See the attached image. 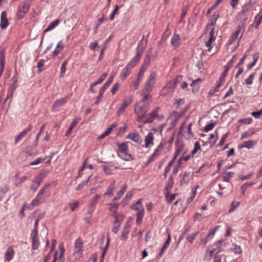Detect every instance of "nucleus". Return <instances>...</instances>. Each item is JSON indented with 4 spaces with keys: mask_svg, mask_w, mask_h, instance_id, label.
<instances>
[{
    "mask_svg": "<svg viewBox=\"0 0 262 262\" xmlns=\"http://www.w3.org/2000/svg\"><path fill=\"white\" fill-rule=\"evenodd\" d=\"M151 101V96L146 94L144 98L137 104L135 108V112L137 114L139 120L145 117V115L148 111L149 106Z\"/></svg>",
    "mask_w": 262,
    "mask_h": 262,
    "instance_id": "obj_1",
    "label": "nucleus"
},
{
    "mask_svg": "<svg viewBox=\"0 0 262 262\" xmlns=\"http://www.w3.org/2000/svg\"><path fill=\"white\" fill-rule=\"evenodd\" d=\"M128 143V142L122 143H116V145L119 149V150L117 151V155L122 159L127 161L132 159L131 155L127 153Z\"/></svg>",
    "mask_w": 262,
    "mask_h": 262,
    "instance_id": "obj_2",
    "label": "nucleus"
},
{
    "mask_svg": "<svg viewBox=\"0 0 262 262\" xmlns=\"http://www.w3.org/2000/svg\"><path fill=\"white\" fill-rule=\"evenodd\" d=\"M50 184H47L39 190L36 197L32 201L33 206H37L45 198L44 194L47 192L46 190L49 187Z\"/></svg>",
    "mask_w": 262,
    "mask_h": 262,
    "instance_id": "obj_3",
    "label": "nucleus"
},
{
    "mask_svg": "<svg viewBox=\"0 0 262 262\" xmlns=\"http://www.w3.org/2000/svg\"><path fill=\"white\" fill-rule=\"evenodd\" d=\"M30 5L26 2H22L20 4L17 11V16L19 19H21L29 9Z\"/></svg>",
    "mask_w": 262,
    "mask_h": 262,
    "instance_id": "obj_4",
    "label": "nucleus"
},
{
    "mask_svg": "<svg viewBox=\"0 0 262 262\" xmlns=\"http://www.w3.org/2000/svg\"><path fill=\"white\" fill-rule=\"evenodd\" d=\"M69 98L70 97L67 96L55 101L52 106L51 110L52 111L57 110L58 108L61 107L67 102Z\"/></svg>",
    "mask_w": 262,
    "mask_h": 262,
    "instance_id": "obj_5",
    "label": "nucleus"
},
{
    "mask_svg": "<svg viewBox=\"0 0 262 262\" xmlns=\"http://www.w3.org/2000/svg\"><path fill=\"white\" fill-rule=\"evenodd\" d=\"M159 107H156L150 113L147 114L145 117L146 119L143 121L144 124L152 123L154 119L158 117Z\"/></svg>",
    "mask_w": 262,
    "mask_h": 262,
    "instance_id": "obj_6",
    "label": "nucleus"
},
{
    "mask_svg": "<svg viewBox=\"0 0 262 262\" xmlns=\"http://www.w3.org/2000/svg\"><path fill=\"white\" fill-rule=\"evenodd\" d=\"M132 101V99L130 97L124 98L123 102L117 111L118 115H120L123 114L125 108L131 104Z\"/></svg>",
    "mask_w": 262,
    "mask_h": 262,
    "instance_id": "obj_7",
    "label": "nucleus"
},
{
    "mask_svg": "<svg viewBox=\"0 0 262 262\" xmlns=\"http://www.w3.org/2000/svg\"><path fill=\"white\" fill-rule=\"evenodd\" d=\"M174 184L173 178L172 175H170L169 177V179L168 182L166 184V185L164 188V192L166 198H168L169 196V193L171 189H172L173 185Z\"/></svg>",
    "mask_w": 262,
    "mask_h": 262,
    "instance_id": "obj_8",
    "label": "nucleus"
},
{
    "mask_svg": "<svg viewBox=\"0 0 262 262\" xmlns=\"http://www.w3.org/2000/svg\"><path fill=\"white\" fill-rule=\"evenodd\" d=\"M9 25L7 17V13L4 11L1 13L0 27L2 29H6Z\"/></svg>",
    "mask_w": 262,
    "mask_h": 262,
    "instance_id": "obj_9",
    "label": "nucleus"
},
{
    "mask_svg": "<svg viewBox=\"0 0 262 262\" xmlns=\"http://www.w3.org/2000/svg\"><path fill=\"white\" fill-rule=\"evenodd\" d=\"M126 138L132 140L138 144H140L142 142L141 137L139 134L137 133H133L128 134L126 136Z\"/></svg>",
    "mask_w": 262,
    "mask_h": 262,
    "instance_id": "obj_10",
    "label": "nucleus"
},
{
    "mask_svg": "<svg viewBox=\"0 0 262 262\" xmlns=\"http://www.w3.org/2000/svg\"><path fill=\"white\" fill-rule=\"evenodd\" d=\"M214 28L212 29L211 31L209 33V38L208 40L206 42V46L207 47H208V51L209 52L210 51L211 49L212 48L211 45L212 44L213 41H214L215 39V38L214 37Z\"/></svg>",
    "mask_w": 262,
    "mask_h": 262,
    "instance_id": "obj_11",
    "label": "nucleus"
},
{
    "mask_svg": "<svg viewBox=\"0 0 262 262\" xmlns=\"http://www.w3.org/2000/svg\"><path fill=\"white\" fill-rule=\"evenodd\" d=\"M154 135L153 133L150 132L147 135L145 136V147L148 148L150 146V145H152L154 144Z\"/></svg>",
    "mask_w": 262,
    "mask_h": 262,
    "instance_id": "obj_12",
    "label": "nucleus"
},
{
    "mask_svg": "<svg viewBox=\"0 0 262 262\" xmlns=\"http://www.w3.org/2000/svg\"><path fill=\"white\" fill-rule=\"evenodd\" d=\"M31 129V126H28L27 128H26L24 130H23L21 133H20L18 135L15 137V144H16L21 139H22L24 137H25L27 134L29 133Z\"/></svg>",
    "mask_w": 262,
    "mask_h": 262,
    "instance_id": "obj_13",
    "label": "nucleus"
},
{
    "mask_svg": "<svg viewBox=\"0 0 262 262\" xmlns=\"http://www.w3.org/2000/svg\"><path fill=\"white\" fill-rule=\"evenodd\" d=\"M14 255V251L12 247H9L7 249L6 253V259L8 261H10L13 257Z\"/></svg>",
    "mask_w": 262,
    "mask_h": 262,
    "instance_id": "obj_14",
    "label": "nucleus"
},
{
    "mask_svg": "<svg viewBox=\"0 0 262 262\" xmlns=\"http://www.w3.org/2000/svg\"><path fill=\"white\" fill-rule=\"evenodd\" d=\"M115 181H113L112 183L108 186L104 194V196H112L113 195V191L115 190Z\"/></svg>",
    "mask_w": 262,
    "mask_h": 262,
    "instance_id": "obj_15",
    "label": "nucleus"
},
{
    "mask_svg": "<svg viewBox=\"0 0 262 262\" xmlns=\"http://www.w3.org/2000/svg\"><path fill=\"white\" fill-rule=\"evenodd\" d=\"M82 247H83L82 242L79 239H76L75 243V253H80V254H81L82 253L81 249Z\"/></svg>",
    "mask_w": 262,
    "mask_h": 262,
    "instance_id": "obj_16",
    "label": "nucleus"
},
{
    "mask_svg": "<svg viewBox=\"0 0 262 262\" xmlns=\"http://www.w3.org/2000/svg\"><path fill=\"white\" fill-rule=\"evenodd\" d=\"M190 172H185L182 179L180 181V185H186L188 183L190 180Z\"/></svg>",
    "mask_w": 262,
    "mask_h": 262,
    "instance_id": "obj_17",
    "label": "nucleus"
},
{
    "mask_svg": "<svg viewBox=\"0 0 262 262\" xmlns=\"http://www.w3.org/2000/svg\"><path fill=\"white\" fill-rule=\"evenodd\" d=\"M60 23L59 19H55L54 21L52 22L48 27L44 30L43 33H45L48 31H50L54 29Z\"/></svg>",
    "mask_w": 262,
    "mask_h": 262,
    "instance_id": "obj_18",
    "label": "nucleus"
},
{
    "mask_svg": "<svg viewBox=\"0 0 262 262\" xmlns=\"http://www.w3.org/2000/svg\"><path fill=\"white\" fill-rule=\"evenodd\" d=\"M112 215L115 219V222H114L113 224H119V225H120L123 220V214L121 213H119L116 214H112Z\"/></svg>",
    "mask_w": 262,
    "mask_h": 262,
    "instance_id": "obj_19",
    "label": "nucleus"
},
{
    "mask_svg": "<svg viewBox=\"0 0 262 262\" xmlns=\"http://www.w3.org/2000/svg\"><path fill=\"white\" fill-rule=\"evenodd\" d=\"M242 30V27L241 26L238 27L237 30L232 35L230 39L229 40V43L231 44L234 41L236 40L239 34Z\"/></svg>",
    "mask_w": 262,
    "mask_h": 262,
    "instance_id": "obj_20",
    "label": "nucleus"
},
{
    "mask_svg": "<svg viewBox=\"0 0 262 262\" xmlns=\"http://www.w3.org/2000/svg\"><path fill=\"white\" fill-rule=\"evenodd\" d=\"M180 41V36L178 34H174L171 39V44L174 47H178Z\"/></svg>",
    "mask_w": 262,
    "mask_h": 262,
    "instance_id": "obj_21",
    "label": "nucleus"
},
{
    "mask_svg": "<svg viewBox=\"0 0 262 262\" xmlns=\"http://www.w3.org/2000/svg\"><path fill=\"white\" fill-rule=\"evenodd\" d=\"M142 56V51L139 50L138 52H137L136 56L133 58V59L130 61L133 65L136 66L137 63L139 61L141 57Z\"/></svg>",
    "mask_w": 262,
    "mask_h": 262,
    "instance_id": "obj_22",
    "label": "nucleus"
},
{
    "mask_svg": "<svg viewBox=\"0 0 262 262\" xmlns=\"http://www.w3.org/2000/svg\"><path fill=\"white\" fill-rule=\"evenodd\" d=\"M142 56V51L139 50L138 52H137L136 56L133 58V59L130 61L133 65L136 66L137 63L139 61L141 57Z\"/></svg>",
    "mask_w": 262,
    "mask_h": 262,
    "instance_id": "obj_23",
    "label": "nucleus"
},
{
    "mask_svg": "<svg viewBox=\"0 0 262 262\" xmlns=\"http://www.w3.org/2000/svg\"><path fill=\"white\" fill-rule=\"evenodd\" d=\"M256 143V141L253 140H248L243 142L241 145V148H247L248 149L253 147V145Z\"/></svg>",
    "mask_w": 262,
    "mask_h": 262,
    "instance_id": "obj_24",
    "label": "nucleus"
},
{
    "mask_svg": "<svg viewBox=\"0 0 262 262\" xmlns=\"http://www.w3.org/2000/svg\"><path fill=\"white\" fill-rule=\"evenodd\" d=\"M202 81L200 78H198L195 80H193L192 83L191 84V86L192 87V91L193 93H195L198 91L199 86L198 84V82H201Z\"/></svg>",
    "mask_w": 262,
    "mask_h": 262,
    "instance_id": "obj_25",
    "label": "nucleus"
},
{
    "mask_svg": "<svg viewBox=\"0 0 262 262\" xmlns=\"http://www.w3.org/2000/svg\"><path fill=\"white\" fill-rule=\"evenodd\" d=\"M154 85V83L147 81L146 83L144 88L143 90V92L145 94V95L147 94V93H150L152 91Z\"/></svg>",
    "mask_w": 262,
    "mask_h": 262,
    "instance_id": "obj_26",
    "label": "nucleus"
},
{
    "mask_svg": "<svg viewBox=\"0 0 262 262\" xmlns=\"http://www.w3.org/2000/svg\"><path fill=\"white\" fill-rule=\"evenodd\" d=\"M115 126L114 124H113L112 126L107 128V129L100 136L98 137V140H102L104 139L106 136H108L112 130V127Z\"/></svg>",
    "mask_w": 262,
    "mask_h": 262,
    "instance_id": "obj_27",
    "label": "nucleus"
},
{
    "mask_svg": "<svg viewBox=\"0 0 262 262\" xmlns=\"http://www.w3.org/2000/svg\"><path fill=\"white\" fill-rule=\"evenodd\" d=\"M131 70L128 69V68H127L126 67H125L121 72V73L120 74V77L122 79H125L127 76H128L129 74L130 73Z\"/></svg>",
    "mask_w": 262,
    "mask_h": 262,
    "instance_id": "obj_28",
    "label": "nucleus"
},
{
    "mask_svg": "<svg viewBox=\"0 0 262 262\" xmlns=\"http://www.w3.org/2000/svg\"><path fill=\"white\" fill-rule=\"evenodd\" d=\"M251 4H245L243 7L242 9L240 12L241 16H245L246 13L251 9Z\"/></svg>",
    "mask_w": 262,
    "mask_h": 262,
    "instance_id": "obj_29",
    "label": "nucleus"
},
{
    "mask_svg": "<svg viewBox=\"0 0 262 262\" xmlns=\"http://www.w3.org/2000/svg\"><path fill=\"white\" fill-rule=\"evenodd\" d=\"M43 176L42 174L40 173L38 176H36L34 180H33V182L35 183V185L37 187H39L41 184Z\"/></svg>",
    "mask_w": 262,
    "mask_h": 262,
    "instance_id": "obj_30",
    "label": "nucleus"
},
{
    "mask_svg": "<svg viewBox=\"0 0 262 262\" xmlns=\"http://www.w3.org/2000/svg\"><path fill=\"white\" fill-rule=\"evenodd\" d=\"M219 16H220V12L219 11H215L211 15V23L210 24L211 25L214 26L216 24V20L219 18Z\"/></svg>",
    "mask_w": 262,
    "mask_h": 262,
    "instance_id": "obj_31",
    "label": "nucleus"
},
{
    "mask_svg": "<svg viewBox=\"0 0 262 262\" xmlns=\"http://www.w3.org/2000/svg\"><path fill=\"white\" fill-rule=\"evenodd\" d=\"M111 206L110 210L113 213V214H116L119 206V204L116 203H112L110 204Z\"/></svg>",
    "mask_w": 262,
    "mask_h": 262,
    "instance_id": "obj_32",
    "label": "nucleus"
},
{
    "mask_svg": "<svg viewBox=\"0 0 262 262\" xmlns=\"http://www.w3.org/2000/svg\"><path fill=\"white\" fill-rule=\"evenodd\" d=\"M152 53V49L151 48L149 51H148L145 59L144 64V65L148 66L150 63V55Z\"/></svg>",
    "mask_w": 262,
    "mask_h": 262,
    "instance_id": "obj_33",
    "label": "nucleus"
},
{
    "mask_svg": "<svg viewBox=\"0 0 262 262\" xmlns=\"http://www.w3.org/2000/svg\"><path fill=\"white\" fill-rule=\"evenodd\" d=\"M255 134L254 130L253 129H249V130L245 132L242 135L241 138L244 139L247 137H250L251 135Z\"/></svg>",
    "mask_w": 262,
    "mask_h": 262,
    "instance_id": "obj_34",
    "label": "nucleus"
},
{
    "mask_svg": "<svg viewBox=\"0 0 262 262\" xmlns=\"http://www.w3.org/2000/svg\"><path fill=\"white\" fill-rule=\"evenodd\" d=\"M100 198V195L98 194H96L95 195V197H94L92 199L90 204V206L95 208V206L97 203V201Z\"/></svg>",
    "mask_w": 262,
    "mask_h": 262,
    "instance_id": "obj_35",
    "label": "nucleus"
},
{
    "mask_svg": "<svg viewBox=\"0 0 262 262\" xmlns=\"http://www.w3.org/2000/svg\"><path fill=\"white\" fill-rule=\"evenodd\" d=\"M143 216H144L143 212H137V220H136V223L137 224L139 225L142 223Z\"/></svg>",
    "mask_w": 262,
    "mask_h": 262,
    "instance_id": "obj_36",
    "label": "nucleus"
},
{
    "mask_svg": "<svg viewBox=\"0 0 262 262\" xmlns=\"http://www.w3.org/2000/svg\"><path fill=\"white\" fill-rule=\"evenodd\" d=\"M163 149V145L162 143H160L158 147L155 150L154 152L152 154L155 157L158 156L160 154V152L162 151Z\"/></svg>",
    "mask_w": 262,
    "mask_h": 262,
    "instance_id": "obj_37",
    "label": "nucleus"
},
{
    "mask_svg": "<svg viewBox=\"0 0 262 262\" xmlns=\"http://www.w3.org/2000/svg\"><path fill=\"white\" fill-rule=\"evenodd\" d=\"M91 177L90 176L88 180H86V181H84L83 182H82V183H81L80 184H79L77 187H76V190L77 191H79L80 190V189H81L83 186H86L87 185V184L89 183V181H90V179Z\"/></svg>",
    "mask_w": 262,
    "mask_h": 262,
    "instance_id": "obj_38",
    "label": "nucleus"
},
{
    "mask_svg": "<svg viewBox=\"0 0 262 262\" xmlns=\"http://www.w3.org/2000/svg\"><path fill=\"white\" fill-rule=\"evenodd\" d=\"M173 164V162L172 161H170V162H169V163H168L167 166L166 167L165 170H164V174H163L164 179L166 178L167 174L169 172V171L171 168V167L172 166Z\"/></svg>",
    "mask_w": 262,
    "mask_h": 262,
    "instance_id": "obj_39",
    "label": "nucleus"
},
{
    "mask_svg": "<svg viewBox=\"0 0 262 262\" xmlns=\"http://www.w3.org/2000/svg\"><path fill=\"white\" fill-rule=\"evenodd\" d=\"M143 39L144 36L142 37V39L139 42L138 47L137 48V52L140 50L142 51V54L143 53L145 49V46L143 45Z\"/></svg>",
    "mask_w": 262,
    "mask_h": 262,
    "instance_id": "obj_40",
    "label": "nucleus"
},
{
    "mask_svg": "<svg viewBox=\"0 0 262 262\" xmlns=\"http://www.w3.org/2000/svg\"><path fill=\"white\" fill-rule=\"evenodd\" d=\"M157 76V74L155 72H152L150 73L149 75V78L148 81L150 82H152L153 83H155L156 82V78Z\"/></svg>",
    "mask_w": 262,
    "mask_h": 262,
    "instance_id": "obj_41",
    "label": "nucleus"
},
{
    "mask_svg": "<svg viewBox=\"0 0 262 262\" xmlns=\"http://www.w3.org/2000/svg\"><path fill=\"white\" fill-rule=\"evenodd\" d=\"M32 249L33 250L37 249L39 245V241L37 238L32 239Z\"/></svg>",
    "mask_w": 262,
    "mask_h": 262,
    "instance_id": "obj_42",
    "label": "nucleus"
},
{
    "mask_svg": "<svg viewBox=\"0 0 262 262\" xmlns=\"http://www.w3.org/2000/svg\"><path fill=\"white\" fill-rule=\"evenodd\" d=\"M183 146V145H181L178 146L177 148V149H176L174 156V157L173 158L172 160L171 161H172L173 162H174V161H175V160L177 158V156L181 152Z\"/></svg>",
    "mask_w": 262,
    "mask_h": 262,
    "instance_id": "obj_43",
    "label": "nucleus"
},
{
    "mask_svg": "<svg viewBox=\"0 0 262 262\" xmlns=\"http://www.w3.org/2000/svg\"><path fill=\"white\" fill-rule=\"evenodd\" d=\"M234 174L233 172H229L223 176V180L225 182H229L231 178Z\"/></svg>",
    "mask_w": 262,
    "mask_h": 262,
    "instance_id": "obj_44",
    "label": "nucleus"
},
{
    "mask_svg": "<svg viewBox=\"0 0 262 262\" xmlns=\"http://www.w3.org/2000/svg\"><path fill=\"white\" fill-rule=\"evenodd\" d=\"M255 75V73H253L249 75V77L245 80L246 83L247 84L250 85L252 84L253 80L254 79Z\"/></svg>",
    "mask_w": 262,
    "mask_h": 262,
    "instance_id": "obj_45",
    "label": "nucleus"
},
{
    "mask_svg": "<svg viewBox=\"0 0 262 262\" xmlns=\"http://www.w3.org/2000/svg\"><path fill=\"white\" fill-rule=\"evenodd\" d=\"M215 126V123H209L206 126H205L204 128V130L205 132H208L209 130H212L214 127Z\"/></svg>",
    "mask_w": 262,
    "mask_h": 262,
    "instance_id": "obj_46",
    "label": "nucleus"
},
{
    "mask_svg": "<svg viewBox=\"0 0 262 262\" xmlns=\"http://www.w3.org/2000/svg\"><path fill=\"white\" fill-rule=\"evenodd\" d=\"M220 0L216 1V3L212 6H211L210 8L208 9L206 13V15L210 14L211 11L217 6V5L220 4Z\"/></svg>",
    "mask_w": 262,
    "mask_h": 262,
    "instance_id": "obj_47",
    "label": "nucleus"
},
{
    "mask_svg": "<svg viewBox=\"0 0 262 262\" xmlns=\"http://www.w3.org/2000/svg\"><path fill=\"white\" fill-rule=\"evenodd\" d=\"M231 67V65H230V62H228L225 66V69L224 71L223 72V73L221 75L222 76H223V77H226V76H227V75L228 74V71L230 69Z\"/></svg>",
    "mask_w": 262,
    "mask_h": 262,
    "instance_id": "obj_48",
    "label": "nucleus"
},
{
    "mask_svg": "<svg viewBox=\"0 0 262 262\" xmlns=\"http://www.w3.org/2000/svg\"><path fill=\"white\" fill-rule=\"evenodd\" d=\"M46 158H41L40 157L37 158L35 161L32 162L30 163V165H37L41 162L44 161L45 160Z\"/></svg>",
    "mask_w": 262,
    "mask_h": 262,
    "instance_id": "obj_49",
    "label": "nucleus"
},
{
    "mask_svg": "<svg viewBox=\"0 0 262 262\" xmlns=\"http://www.w3.org/2000/svg\"><path fill=\"white\" fill-rule=\"evenodd\" d=\"M101 167L106 174L110 175L112 173V171L109 167L106 166L105 165H102Z\"/></svg>",
    "mask_w": 262,
    "mask_h": 262,
    "instance_id": "obj_50",
    "label": "nucleus"
},
{
    "mask_svg": "<svg viewBox=\"0 0 262 262\" xmlns=\"http://www.w3.org/2000/svg\"><path fill=\"white\" fill-rule=\"evenodd\" d=\"M129 232V230H126V229H125L123 228L122 230L121 237H120L121 239H122L123 241L126 239L127 235L128 234Z\"/></svg>",
    "mask_w": 262,
    "mask_h": 262,
    "instance_id": "obj_51",
    "label": "nucleus"
},
{
    "mask_svg": "<svg viewBox=\"0 0 262 262\" xmlns=\"http://www.w3.org/2000/svg\"><path fill=\"white\" fill-rule=\"evenodd\" d=\"M198 234V232L194 233L191 235H188L186 239L189 242L191 243H192V242L193 241V240L194 239V238H195Z\"/></svg>",
    "mask_w": 262,
    "mask_h": 262,
    "instance_id": "obj_52",
    "label": "nucleus"
},
{
    "mask_svg": "<svg viewBox=\"0 0 262 262\" xmlns=\"http://www.w3.org/2000/svg\"><path fill=\"white\" fill-rule=\"evenodd\" d=\"M44 59H40L37 63V67L38 68V71L39 72H41L42 71L41 68L44 66L45 63Z\"/></svg>",
    "mask_w": 262,
    "mask_h": 262,
    "instance_id": "obj_53",
    "label": "nucleus"
},
{
    "mask_svg": "<svg viewBox=\"0 0 262 262\" xmlns=\"http://www.w3.org/2000/svg\"><path fill=\"white\" fill-rule=\"evenodd\" d=\"M187 13V9L186 8H183L182 9V13H181L180 22H183L184 21V18H185Z\"/></svg>",
    "mask_w": 262,
    "mask_h": 262,
    "instance_id": "obj_54",
    "label": "nucleus"
},
{
    "mask_svg": "<svg viewBox=\"0 0 262 262\" xmlns=\"http://www.w3.org/2000/svg\"><path fill=\"white\" fill-rule=\"evenodd\" d=\"M232 250L235 254H240L242 252V250L241 246L237 245H235Z\"/></svg>",
    "mask_w": 262,
    "mask_h": 262,
    "instance_id": "obj_55",
    "label": "nucleus"
},
{
    "mask_svg": "<svg viewBox=\"0 0 262 262\" xmlns=\"http://www.w3.org/2000/svg\"><path fill=\"white\" fill-rule=\"evenodd\" d=\"M139 83L140 82H139L138 80H134L132 82L130 86L134 91H136L138 89Z\"/></svg>",
    "mask_w": 262,
    "mask_h": 262,
    "instance_id": "obj_56",
    "label": "nucleus"
},
{
    "mask_svg": "<svg viewBox=\"0 0 262 262\" xmlns=\"http://www.w3.org/2000/svg\"><path fill=\"white\" fill-rule=\"evenodd\" d=\"M239 202H232L231 204V205L230 209L229 210V212L231 213L233 210H234L239 205Z\"/></svg>",
    "mask_w": 262,
    "mask_h": 262,
    "instance_id": "obj_57",
    "label": "nucleus"
},
{
    "mask_svg": "<svg viewBox=\"0 0 262 262\" xmlns=\"http://www.w3.org/2000/svg\"><path fill=\"white\" fill-rule=\"evenodd\" d=\"M217 227H216L213 230L211 231L209 233H208V234L206 235V237L208 239H211L214 236L215 234V232L216 231V228Z\"/></svg>",
    "mask_w": 262,
    "mask_h": 262,
    "instance_id": "obj_58",
    "label": "nucleus"
},
{
    "mask_svg": "<svg viewBox=\"0 0 262 262\" xmlns=\"http://www.w3.org/2000/svg\"><path fill=\"white\" fill-rule=\"evenodd\" d=\"M80 120V118L76 117L74 119L73 121L71 122L69 128L71 129H73V128L77 125L78 121Z\"/></svg>",
    "mask_w": 262,
    "mask_h": 262,
    "instance_id": "obj_59",
    "label": "nucleus"
},
{
    "mask_svg": "<svg viewBox=\"0 0 262 262\" xmlns=\"http://www.w3.org/2000/svg\"><path fill=\"white\" fill-rule=\"evenodd\" d=\"M67 64V61L66 60L64 61L61 65V67L60 69L61 70V73L60 76H63V74L65 73L66 71V66Z\"/></svg>",
    "mask_w": 262,
    "mask_h": 262,
    "instance_id": "obj_60",
    "label": "nucleus"
},
{
    "mask_svg": "<svg viewBox=\"0 0 262 262\" xmlns=\"http://www.w3.org/2000/svg\"><path fill=\"white\" fill-rule=\"evenodd\" d=\"M229 133H227L226 134H225V135H224L221 138V140L219 143V144L217 145V146H221L222 145H223V144H224L226 139L227 138L228 135Z\"/></svg>",
    "mask_w": 262,
    "mask_h": 262,
    "instance_id": "obj_61",
    "label": "nucleus"
},
{
    "mask_svg": "<svg viewBox=\"0 0 262 262\" xmlns=\"http://www.w3.org/2000/svg\"><path fill=\"white\" fill-rule=\"evenodd\" d=\"M251 115L254 118H259L260 116L262 115V110H260L257 112H253L251 113Z\"/></svg>",
    "mask_w": 262,
    "mask_h": 262,
    "instance_id": "obj_62",
    "label": "nucleus"
},
{
    "mask_svg": "<svg viewBox=\"0 0 262 262\" xmlns=\"http://www.w3.org/2000/svg\"><path fill=\"white\" fill-rule=\"evenodd\" d=\"M78 205L79 204L78 202L76 201L74 202V203H70L69 204V206L70 207L71 210L72 211H74L75 210V209L78 206Z\"/></svg>",
    "mask_w": 262,
    "mask_h": 262,
    "instance_id": "obj_63",
    "label": "nucleus"
},
{
    "mask_svg": "<svg viewBox=\"0 0 262 262\" xmlns=\"http://www.w3.org/2000/svg\"><path fill=\"white\" fill-rule=\"evenodd\" d=\"M119 86V84L118 83H115V84L114 85L113 87L112 88V89L111 90V93H112V95H114L116 93L117 91L118 90Z\"/></svg>",
    "mask_w": 262,
    "mask_h": 262,
    "instance_id": "obj_64",
    "label": "nucleus"
}]
</instances>
